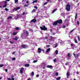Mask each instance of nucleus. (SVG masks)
Here are the masks:
<instances>
[{
	"label": "nucleus",
	"mask_w": 80,
	"mask_h": 80,
	"mask_svg": "<svg viewBox=\"0 0 80 80\" xmlns=\"http://www.w3.org/2000/svg\"><path fill=\"white\" fill-rule=\"evenodd\" d=\"M12 18V16H9L8 17V19L9 20V19H11Z\"/></svg>",
	"instance_id": "obj_21"
},
{
	"label": "nucleus",
	"mask_w": 80,
	"mask_h": 80,
	"mask_svg": "<svg viewBox=\"0 0 80 80\" xmlns=\"http://www.w3.org/2000/svg\"><path fill=\"white\" fill-rule=\"evenodd\" d=\"M17 33V32H14L12 33V35H16Z\"/></svg>",
	"instance_id": "obj_23"
},
{
	"label": "nucleus",
	"mask_w": 80,
	"mask_h": 80,
	"mask_svg": "<svg viewBox=\"0 0 80 80\" xmlns=\"http://www.w3.org/2000/svg\"><path fill=\"white\" fill-rule=\"evenodd\" d=\"M79 73V72H78V71L76 73H77V75H78Z\"/></svg>",
	"instance_id": "obj_56"
},
{
	"label": "nucleus",
	"mask_w": 80,
	"mask_h": 80,
	"mask_svg": "<svg viewBox=\"0 0 80 80\" xmlns=\"http://www.w3.org/2000/svg\"><path fill=\"white\" fill-rule=\"evenodd\" d=\"M37 2H38V1L37 0L34 1L32 2V3H37Z\"/></svg>",
	"instance_id": "obj_25"
},
{
	"label": "nucleus",
	"mask_w": 80,
	"mask_h": 80,
	"mask_svg": "<svg viewBox=\"0 0 80 80\" xmlns=\"http://www.w3.org/2000/svg\"><path fill=\"white\" fill-rule=\"evenodd\" d=\"M50 32H52V29H51Z\"/></svg>",
	"instance_id": "obj_62"
},
{
	"label": "nucleus",
	"mask_w": 80,
	"mask_h": 80,
	"mask_svg": "<svg viewBox=\"0 0 80 80\" xmlns=\"http://www.w3.org/2000/svg\"><path fill=\"white\" fill-rule=\"evenodd\" d=\"M47 68H53V66L52 65H47Z\"/></svg>",
	"instance_id": "obj_10"
},
{
	"label": "nucleus",
	"mask_w": 80,
	"mask_h": 80,
	"mask_svg": "<svg viewBox=\"0 0 80 80\" xmlns=\"http://www.w3.org/2000/svg\"><path fill=\"white\" fill-rule=\"evenodd\" d=\"M25 66L26 67H29L30 65L28 64H25Z\"/></svg>",
	"instance_id": "obj_13"
},
{
	"label": "nucleus",
	"mask_w": 80,
	"mask_h": 80,
	"mask_svg": "<svg viewBox=\"0 0 80 80\" xmlns=\"http://www.w3.org/2000/svg\"><path fill=\"white\" fill-rule=\"evenodd\" d=\"M51 39V40H52V38H53V37L52 36H50Z\"/></svg>",
	"instance_id": "obj_54"
},
{
	"label": "nucleus",
	"mask_w": 80,
	"mask_h": 80,
	"mask_svg": "<svg viewBox=\"0 0 80 80\" xmlns=\"http://www.w3.org/2000/svg\"><path fill=\"white\" fill-rule=\"evenodd\" d=\"M21 47L22 48H28V46L25 44H23L21 45Z\"/></svg>",
	"instance_id": "obj_4"
},
{
	"label": "nucleus",
	"mask_w": 80,
	"mask_h": 80,
	"mask_svg": "<svg viewBox=\"0 0 80 80\" xmlns=\"http://www.w3.org/2000/svg\"><path fill=\"white\" fill-rule=\"evenodd\" d=\"M31 78H29L27 80H31Z\"/></svg>",
	"instance_id": "obj_58"
},
{
	"label": "nucleus",
	"mask_w": 80,
	"mask_h": 80,
	"mask_svg": "<svg viewBox=\"0 0 80 80\" xmlns=\"http://www.w3.org/2000/svg\"><path fill=\"white\" fill-rule=\"evenodd\" d=\"M74 41L76 43H78V41H77V40H76V39L75 38L74 39Z\"/></svg>",
	"instance_id": "obj_16"
},
{
	"label": "nucleus",
	"mask_w": 80,
	"mask_h": 80,
	"mask_svg": "<svg viewBox=\"0 0 80 80\" xmlns=\"http://www.w3.org/2000/svg\"><path fill=\"white\" fill-rule=\"evenodd\" d=\"M3 67V64H0V68Z\"/></svg>",
	"instance_id": "obj_35"
},
{
	"label": "nucleus",
	"mask_w": 80,
	"mask_h": 80,
	"mask_svg": "<svg viewBox=\"0 0 80 80\" xmlns=\"http://www.w3.org/2000/svg\"><path fill=\"white\" fill-rule=\"evenodd\" d=\"M66 65H68V63H66L65 64Z\"/></svg>",
	"instance_id": "obj_61"
},
{
	"label": "nucleus",
	"mask_w": 80,
	"mask_h": 80,
	"mask_svg": "<svg viewBox=\"0 0 80 80\" xmlns=\"http://www.w3.org/2000/svg\"><path fill=\"white\" fill-rule=\"evenodd\" d=\"M8 80H11V78H8Z\"/></svg>",
	"instance_id": "obj_59"
},
{
	"label": "nucleus",
	"mask_w": 80,
	"mask_h": 80,
	"mask_svg": "<svg viewBox=\"0 0 80 80\" xmlns=\"http://www.w3.org/2000/svg\"><path fill=\"white\" fill-rule=\"evenodd\" d=\"M50 45H47L46 46V47H47V48H48V47H50Z\"/></svg>",
	"instance_id": "obj_43"
},
{
	"label": "nucleus",
	"mask_w": 80,
	"mask_h": 80,
	"mask_svg": "<svg viewBox=\"0 0 80 80\" xmlns=\"http://www.w3.org/2000/svg\"><path fill=\"white\" fill-rule=\"evenodd\" d=\"M50 51V48H48V49H47L46 50V52L48 53V52Z\"/></svg>",
	"instance_id": "obj_17"
},
{
	"label": "nucleus",
	"mask_w": 80,
	"mask_h": 80,
	"mask_svg": "<svg viewBox=\"0 0 80 80\" xmlns=\"http://www.w3.org/2000/svg\"><path fill=\"white\" fill-rule=\"evenodd\" d=\"M26 3H29V2H28V1H27Z\"/></svg>",
	"instance_id": "obj_57"
},
{
	"label": "nucleus",
	"mask_w": 80,
	"mask_h": 80,
	"mask_svg": "<svg viewBox=\"0 0 80 80\" xmlns=\"http://www.w3.org/2000/svg\"><path fill=\"white\" fill-rule=\"evenodd\" d=\"M14 77V76H11V78H12V80H15V79L14 78H13Z\"/></svg>",
	"instance_id": "obj_24"
},
{
	"label": "nucleus",
	"mask_w": 80,
	"mask_h": 80,
	"mask_svg": "<svg viewBox=\"0 0 80 80\" xmlns=\"http://www.w3.org/2000/svg\"><path fill=\"white\" fill-rule=\"evenodd\" d=\"M13 11H17V8H14L13 9Z\"/></svg>",
	"instance_id": "obj_31"
},
{
	"label": "nucleus",
	"mask_w": 80,
	"mask_h": 80,
	"mask_svg": "<svg viewBox=\"0 0 80 80\" xmlns=\"http://www.w3.org/2000/svg\"><path fill=\"white\" fill-rule=\"evenodd\" d=\"M58 47V44L57 43H56L55 44V48H56V47Z\"/></svg>",
	"instance_id": "obj_27"
},
{
	"label": "nucleus",
	"mask_w": 80,
	"mask_h": 80,
	"mask_svg": "<svg viewBox=\"0 0 80 80\" xmlns=\"http://www.w3.org/2000/svg\"><path fill=\"white\" fill-rule=\"evenodd\" d=\"M31 76H32V77H33V76H34V72H32V73L31 74Z\"/></svg>",
	"instance_id": "obj_20"
},
{
	"label": "nucleus",
	"mask_w": 80,
	"mask_h": 80,
	"mask_svg": "<svg viewBox=\"0 0 80 80\" xmlns=\"http://www.w3.org/2000/svg\"><path fill=\"white\" fill-rule=\"evenodd\" d=\"M57 10V8L54 9L52 11V13H54V12H55V11H56V10Z\"/></svg>",
	"instance_id": "obj_28"
},
{
	"label": "nucleus",
	"mask_w": 80,
	"mask_h": 80,
	"mask_svg": "<svg viewBox=\"0 0 80 80\" xmlns=\"http://www.w3.org/2000/svg\"><path fill=\"white\" fill-rule=\"evenodd\" d=\"M77 23L78 25H79V24H80V22H79V21H78V20L77 21Z\"/></svg>",
	"instance_id": "obj_41"
},
{
	"label": "nucleus",
	"mask_w": 80,
	"mask_h": 80,
	"mask_svg": "<svg viewBox=\"0 0 80 80\" xmlns=\"http://www.w3.org/2000/svg\"><path fill=\"white\" fill-rule=\"evenodd\" d=\"M5 71L6 72H7L8 71V69H5Z\"/></svg>",
	"instance_id": "obj_48"
},
{
	"label": "nucleus",
	"mask_w": 80,
	"mask_h": 80,
	"mask_svg": "<svg viewBox=\"0 0 80 80\" xmlns=\"http://www.w3.org/2000/svg\"><path fill=\"white\" fill-rule=\"evenodd\" d=\"M17 8V10H19V9H20V7H18Z\"/></svg>",
	"instance_id": "obj_42"
},
{
	"label": "nucleus",
	"mask_w": 80,
	"mask_h": 80,
	"mask_svg": "<svg viewBox=\"0 0 80 80\" xmlns=\"http://www.w3.org/2000/svg\"><path fill=\"white\" fill-rule=\"evenodd\" d=\"M67 77L70 76V73H69V72H68L67 73Z\"/></svg>",
	"instance_id": "obj_19"
},
{
	"label": "nucleus",
	"mask_w": 80,
	"mask_h": 80,
	"mask_svg": "<svg viewBox=\"0 0 80 80\" xmlns=\"http://www.w3.org/2000/svg\"><path fill=\"white\" fill-rule=\"evenodd\" d=\"M55 75L56 76H58V72H56L55 73Z\"/></svg>",
	"instance_id": "obj_34"
},
{
	"label": "nucleus",
	"mask_w": 80,
	"mask_h": 80,
	"mask_svg": "<svg viewBox=\"0 0 80 80\" xmlns=\"http://www.w3.org/2000/svg\"><path fill=\"white\" fill-rule=\"evenodd\" d=\"M7 6V4H5L3 6V8H5V7H6Z\"/></svg>",
	"instance_id": "obj_37"
},
{
	"label": "nucleus",
	"mask_w": 80,
	"mask_h": 80,
	"mask_svg": "<svg viewBox=\"0 0 80 80\" xmlns=\"http://www.w3.org/2000/svg\"><path fill=\"white\" fill-rule=\"evenodd\" d=\"M70 4H68L67 5L66 9L67 11H70Z\"/></svg>",
	"instance_id": "obj_3"
},
{
	"label": "nucleus",
	"mask_w": 80,
	"mask_h": 80,
	"mask_svg": "<svg viewBox=\"0 0 80 80\" xmlns=\"http://www.w3.org/2000/svg\"><path fill=\"white\" fill-rule=\"evenodd\" d=\"M23 33H22L21 34V38H23V39H25V38H23Z\"/></svg>",
	"instance_id": "obj_14"
},
{
	"label": "nucleus",
	"mask_w": 80,
	"mask_h": 80,
	"mask_svg": "<svg viewBox=\"0 0 80 80\" xmlns=\"http://www.w3.org/2000/svg\"><path fill=\"white\" fill-rule=\"evenodd\" d=\"M48 37H45V38H46V39H48Z\"/></svg>",
	"instance_id": "obj_55"
},
{
	"label": "nucleus",
	"mask_w": 80,
	"mask_h": 80,
	"mask_svg": "<svg viewBox=\"0 0 80 80\" xmlns=\"http://www.w3.org/2000/svg\"><path fill=\"white\" fill-rule=\"evenodd\" d=\"M60 78H61V77H59L56 78V80H60Z\"/></svg>",
	"instance_id": "obj_22"
},
{
	"label": "nucleus",
	"mask_w": 80,
	"mask_h": 80,
	"mask_svg": "<svg viewBox=\"0 0 80 80\" xmlns=\"http://www.w3.org/2000/svg\"><path fill=\"white\" fill-rule=\"evenodd\" d=\"M37 11V9H33L32 11V13H34V12H35Z\"/></svg>",
	"instance_id": "obj_15"
},
{
	"label": "nucleus",
	"mask_w": 80,
	"mask_h": 80,
	"mask_svg": "<svg viewBox=\"0 0 80 80\" xmlns=\"http://www.w3.org/2000/svg\"><path fill=\"white\" fill-rule=\"evenodd\" d=\"M65 27H66V26H65V25H63L62 26V28H65Z\"/></svg>",
	"instance_id": "obj_45"
},
{
	"label": "nucleus",
	"mask_w": 80,
	"mask_h": 80,
	"mask_svg": "<svg viewBox=\"0 0 80 80\" xmlns=\"http://www.w3.org/2000/svg\"><path fill=\"white\" fill-rule=\"evenodd\" d=\"M10 43H12H12H14V42H12V41H10Z\"/></svg>",
	"instance_id": "obj_47"
},
{
	"label": "nucleus",
	"mask_w": 80,
	"mask_h": 80,
	"mask_svg": "<svg viewBox=\"0 0 80 80\" xmlns=\"http://www.w3.org/2000/svg\"><path fill=\"white\" fill-rule=\"evenodd\" d=\"M38 77H39V75H38V74H37L36 75V77L38 78Z\"/></svg>",
	"instance_id": "obj_53"
},
{
	"label": "nucleus",
	"mask_w": 80,
	"mask_h": 80,
	"mask_svg": "<svg viewBox=\"0 0 80 80\" xmlns=\"http://www.w3.org/2000/svg\"><path fill=\"white\" fill-rule=\"evenodd\" d=\"M12 60L13 61L15 60H16V58H12Z\"/></svg>",
	"instance_id": "obj_30"
},
{
	"label": "nucleus",
	"mask_w": 80,
	"mask_h": 80,
	"mask_svg": "<svg viewBox=\"0 0 80 80\" xmlns=\"http://www.w3.org/2000/svg\"><path fill=\"white\" fill-rule=\"evenodd\" d=\"M57 23H58V22H57V21H56L55 22H54L53 24L52 25H53L54 26H56V25H57Z\"/></svg>",
	"instance_id": "obj_8"
},
{
	"label": "nucleus",
	"mask_w": 80,
	"mask_h": 80,
	"mask_svg": "<svg viewBox=\"0 0 80 80\" xmlns=\"http://www.w3.org/2000/svg\"><path fill=\"white\" fill-rule=\"evenodd\" d=\"M5 10H6V11H8V10H9L7 8H5Z\"/></svg>",
	"instance_id": "obj_39"
},
{
	"label": "nucleus",
	"mask_w": 80,
	"mask_h": 80,
	"mask_svg": "<svg viewBox=\"0 0 80 80\" xmlns=\"http://www.w3.org/2000/svg\"><path fill=\"white\" fill-rule=\"evenodd\" d=\"M28 4H27H27H25L24 5V7H28Z\"/></svg>",
	"instance_id": "obj_44"
},
{
	"label": "nucleus",
	"mask_w": 80,
	"mask_h": 80,
	"mask_svg": "<svg viewBox=\"0 0 80 80\" xmlns=\"http://www.w3.org/2000/svg\"><path fill=\"white\" fill-rule=\"evenodd\" d=\"M68 57H72V56H71V55H70V53H68Z\"/></svg>",
	"instance_id": "obj_18"
},
{
	"label": "nucleus",
	"mask_w": 80,
	"mask_h": 80,
	"mask_svg": "<svg viewBox=\"0 0 80 80\" xmlns=\"http://www.w3.org/2000/svg\"><path fill=\"white\" fill-rule=\"evenodd\" d=\"M4 3H5V5H7V1H5Z\"/></svg>",
	"instance_id": "obj_46"
},
{
	"label": "nucleus",
	"mask_w": 80,
	"mask_h": 80,
	"mask_svg": "<svg viewBox=\"0 0 80 80\" xmlns=\"http://www.w3.org/2000/svg\"><path fill=\"white\" fill-rule=\"evenodd\" d=\"M77 13H76V16L75 17V19H77Z\"/></svg>",
	"instance_id": "obj_33"
},
{
	"label": "nucleus",
	"mask_w": 80,
	"mask_h": 80,
	"mask_svg": "<svg viewBox=\"0 0 80 80\" xmlns=\"http://www.w3.org/2000/svg\"><path fill=\"white\" fill-rule=\"evenodd\" d=\"M57 21V22L58 23H59V24H62V19H59V20H58Z\"/></svg>",
	"instance_id": "obj_5"
},
{
	"label": "nucleus",
	"mask_w": 80,
	"mask_h": 80,
	"mask_svg": "<svg viewBox=\"0 0 80 80\" xmlns=\"http://www.w3.org/2000/svg\"><path fill=\"white\" fill-rule=\"evenodd\" d=\"M73 44L72 43L71 44V47H73Z\"/></svg>",
	"instance_id": "obj_63"
},
{
	"label": "nucleus",
	"mask_w": 80,
	"mask_h": 80,
	"mask_svg": "<svg viewBox=\"0 0 80 80\" xmlns=\"http://www.w3.org/2000/svg\"><path fill=\"white\" fill-rule=\"evenodd\" d=\"M37 22V20H35V18H34L31 21V23L32 22H34V23H35Z\"/></svg>",
	"instance_id": "obj_6"
},
{
	"label": "nucleus",
	"mask_w": 80,
	"mask_h": 80,
	"mask_svg": "<svg viewBox=\"0 0 80 80\" xmlns=\"http://www.w3.org/2000/svg\"><path fill=\"white\" fill-rule=\"evenodd\" d=\"M37 60H35L33 62V63H36V62H37Z\"/></svg>",
	"instance_id": "obj_40"
},
{
	"label": "nucleus",
	"mask_w": 80,
	"mask_h": 80,
	"mask_svg": "<svg viewBox=\"0 0 80 80\" xmlns=\"http://www.w3.org/2000/svg\"><path fill=\"white\" fill-rule=\"evenodd\" d=\"M43 27L41 26L40 27L41 30H43V31H46V30H47V28L45 27V25H43Z\"/></svg>",
	"instance_id": "obj_2"
},
{
	"label": "nucleus",
	"mask_w": 80,
	"mask_h": 80,
	"mask_svg": "<svg viewBox=\"0 0 80 80\" xmlns=\"http://www.w3.org/2000/svg\"><path fill=\"white\" fill-rule=\"evenodd\" d=\"M73 30H74V29H72V30H71L70 32V33H72V32H73Z\"/></svg>",
	"instance_id": "obj_49"
},
{
	"label": "nucleus",
	"mask_w": 80,
	"mask_h": 80,
	"mask_svg": "<svg viewBox=\"0 0 80 80\" xmlns=\"http://www.w3.org/2000/svg\"><path fill=\"white\" fill-rule=\"evenodd\" d=\"M26 34L27 36H28V35H29V33L28 32V31H27L26 32Z\"/></svg>",
	"instance_id": "obj_12"
},
{
	"label": "nucleus",
	"mask_w": 80,
	"mask_h": 80,
	"mask_svg": "<svg viewBox=\"0 0 80 80\" xmlns=\"http://www.w3.org/2000/svg\"><path fill=\"white\" fill-rule=\"evenodd\" d=\"M6 1H7V2H10V0H6Z\"/></svg>",
	"instance_id": "obj_60"
},
{
	"label": "nucleus",
	"mask_w": 80,
	"mask_h": 80,
	"mask_svg": "<svg viewBox=\"0 0 80 80\" xmlns=\"http://www.w3.org/2000/svg\"><path fill=\"white\" fill-rule=\"evenodd\" d=\"M78 41L80 42V38L79 37V36H78Z\"/></svg>",
	"instance_id": "obj_32"
},
{
	"label": "nucleus",
	"mask_w": 80,
	"mask_h": 80,
	"mask_svg": "<svg viewBox=\"0 0 80 80\" xmlns=\"http://www.w3.org/2000/svg\"><path fill=\"white\" fill-rule=\"evenodd\" d=\"M25 12H23L22 15H25Z\"/></svg>",
	"instance_id": "obj_51"
},
{
	"label": "nucleus",
	"mask_w": 80,
	"mask_h": 80,
	"mask_svg": "<svg viewBox=\"0 0 80 80\" xmlns=\"http://www.w3.org/2000/svg\"><path fill=\"white\" fill-rule=\"evenodd\" d=\"M23 70H24V68H21V69H20V73H23Z\"/></svg>",
	"instance_id": "obj_7"
},
{
	"label": "nucleus",
	"mask_w": 80,
	"mask_h": 80,
	"mask_svg": "<svg viewBox=\"0 0 80 80\" xmlns=\"http://www.w3.org/2000/svg\"><path fill=\"white\" fill-rule=\"evenodd\" d=\"M47 3H48V2H46L45 3H44L43 4V5H47Z\"/></svg>",
	"instance_id": "obj_38"
},
{
	"label": "nucleus",
	"mask_w": 80,
	"mask_h": 80,
	"mask_svg": "<svg viewBox=\"0 0 80 80\" xmlns=\"http://www.w3.org/2000/svg\"><path fill=\"white\" fill-rule=\"evenodd\" d=\"M55 52H56V55H57L58 54V51L57 50H56L55 51Z\"/></svg>",
	"instance_id": "obj_29"
},
{
	"label": "nucleus",
	"mask_w": 80,
	"mask_h": 80,
	"mask_svg": "<svg viewBox=\"0 0 80 80\" xmlns=\"http://www.w3.org/2000/svg\"><path fill=\"white\" fill-rule=\"evenodd\" d=\"M15 29L16 30H18L19 29V28L17 27L15 28Z\"/></svg>",
	"instance_id": "obj_36"
},
{
	"label": "nucleus",
	"mask_w": 80,
	"mask_h": 80,
	"mask_svg": "<svg viewBox=\"0 0 80 80\" xmlns=\"http://www.w3.org/2000/svg\"><path fill=\"white\" fill-rule=\"evenodd\" d=\"M34 8H36V9H37V8H38V7H37V6H35Z\"/></svg>",
	"instance_id": "obj_52"
},
{
	"label": "nucleus",
	"mask_w": 80,
	"mask_h": 80,
	"mask_svg": "<svg viewBox=\"0 0 80 80\" xmlns=\"http://www.w3.org/2000/svg\"><path fill=\"white\" fill-rule=\"evenodd\" d=\"M54 62H56V58H55L54 60Z\"/></svg>",
	"instance_id": "obj_50"
},
{
	"label": "nucleus",
	"mask_w": 80,
	"mask_h": 80,
	"mask_svg": "<svg viewBox=\"0 0 80 80\" xmlns=\"http://www.w3.org/2000/svg\"><path fill=\"white\" fill-rule=\"evenodd\" d=\"M26 0H22V2H23L24 1H25Z\"/></svg>",
	"instance_id": "obj_64"
},
{
	"label": "nucleus",
	"mask_w": 80,
	"mask_h": 80,
	"mask_svg": "<svg viewBox=\"0 0 80 80\" xmlns=\"http://www.w3.org/2000/svg\"><path fill=\"white\" fill-rule=\"evenodd\" d=\"M73 55L75 58H78V57L80 56V53L77 52L76 54H75L73 53Z\"/></svg>",
	"instance_id": "obj_1"
},
{
	"label": "nucleus",
	"mask_w": 80,
	"mask_h": 80,
	"mask_svg": "<svg viewBox=\"0 0 80 80\" xmlns=\"http://www.w3.org/2000/svg\"><path fill=\"white\" fill-rule=\"evenodd\" d=\"M18 0H15V3H18Z\"/></svg>",
	"instance_id": "obj_26"
},
{
	"label": "nucleus",
	"mask_w": 80,
	"mask_h": 80,
	"mask_svg": "<svg viewBox=\"0 0 80 80\" xmlns=\"http://www.w3.org/2000/svg\"><path fill=\"white\" fill-rule=\"evenodd\" d=\"M13 40H16V41H17L18 40V37H15L14 38H13Z\"/></svg>",
	"instance_id": "obj_11"
},
{
	"label": "nucleus",
	"mask_w": 80,
	"mask_h": 80,
	"mask_svg": "<svg viewBox=\"0 0 80 80\" xmlns=\"http://www.w3.org/2000/svg\"><path fill=\"white\" fill-rule=\"evenodd\" d=\"M38 52L39 53H41V52H42V49L40 48H38Z\"/></svg>",
	"instance_id": "obj_9"
}]
</instances>
